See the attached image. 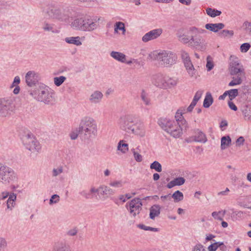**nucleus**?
Segmentation results:
<instances>
[{
	"instance_id": "33",
	"label": "nucleus",
	"mask_w": 251,
	"mask_h": 251,
	"mask_svg": "<svg viewBox=\"0 0 251 251\" xmlns=\"http://www.w3.org/2000/svg\"><path fill=\"white\" fill-rule=\"evenodd\" d=\"M231 143V138L229 136L222 137L221 141V150H224L226 149L230 145Z\"/></svg>"
},
{
	"instance_id": "14",
	"label": "nucleus",
	"mask_w": 251,
	"mask_h": 251,
	"mask_svg": "<svg viewBox=\"0 0 251 251\" xmlns=\"http://www.w3.org/2000/svg\"><path fill=\"white\" fill-rule=\"evenodd\" d=\"M98 190L97 195L96 196L97 200L106 199L109 197L115 194V191L111 188L102 185L97 188Z\"/></svg>"
},
{
	"instance_id": "34",
	"label": "nucleus",
	"mask_w": 251,
	"mask_h": 251,
	"mask_svg": "<svg viewBox=\"0 0 251 251\" xmlns=\"http://www.w3.org/2000/svg\"><path fill=\"white\" fill-rule=\"evenodd\" d=\"M119 30L122 31V34L125 35L126 29L124 23L122 22H117L114 25V33H119Z\"/></svg>"
},
{
	"instance_id": "40",
	"label": "nucleus",
	"mask_w": 251,
	"mask_h": 251,
	"mask_svg": "<svg viewBox=\"0 0 251 251\" xmlns=\"http://www.w3.org/2000/svg\"><path fill=\"white\" fill-rule=\"evenodd\" d=\"M233 34L234 32L233 30L226 29L223 30L218 33L219 36L223 38L231 37L233 35Z\"/></svg>"
},
{
	"instance_id": "22",
	"label": "nucleus",
	"mask_w": 251,
	"mask_h": 251,
	"mask_svg": "<svg viewBox=\"0 0 251 251\" xmlns=\"http://www.w3.org/2000/svg\"><path fill=\"white\" fill-rule=\"evenodd\" d=\"M129 133L134 134L141 137H144L146 135V130L143 123L137 120Z\"/></svg>"
},
{
	"instance_id": "61",
	"label": "nucleus",
	"mask_w": 251,
	"mask_h": 251,
	"mask_svg": "<svg viewBox=\"0 0 251 251\" xmlns=\"http://www.w3.org/2000/svg\"><path fill=\"white\" fill-rule=\"evenodd\" d=\"M160 200L161 201L164 203L168 201H171V194L161 196Z\"/></svg>"
},
{
	"instance_id": "60",
	"label": "nucleus",
	"mask_w": 251,
	"mask_h": 251,
	"mask_svg": "<svg viewBox=\"0 0 251 251\" xmlns=\"http://www.w3.org/2000/svg\"><path fill=\"white\" fill-rule=\"evenodd\" d=\"M218 248V242H215L209 246L207 249L209 251H216Z\"/></svg>"
},
{
	"instance_id": "35",
	"label": "nucleus",
	"mask_w": 251,
	"mask_h": 251,
	"mask_svg": "<svg viewBox=\"0 0 251 251\" xmlns=\"http://www.w3.org/2000/svg\"><path fill=\"white\" fill-rule=\"evenodd\" d=\"M194 140L198 142L205 143L207 141V139L205 135L202 132L198 130L194 136Z\"/></svg>"
},
{
	"instance_id": "26",
	"label": "nucleus",
	"mask_w": 251,
	"mask_h": 251,
	"mask_svg": "<svg viewBox=\"0 0 251 251\" xmlns=\"http://www.w3.org/2000/svg\"><path fill=\"white\" fill-rule=\"evenodd\" d=\"M225 27V25L221 23L216 24H207L205 25L206 29L214 32H217Z\"/></svg>"
},
{
	"instance_id": "53",
	"label": "nucleus",
	"mask_w": 251,
	"mask_h": 251,
	"mask_svg": "<svg viewBox=\"0 0 251 251\" xmlns=\"http://www.w3.org/2000/svg\"><path fill=\"white\" fill-rule=\"evenodd\" d=\"M60 197L57 194L53 195L50 200V204L52 205L53 204L57 203L59 201Z\"/></svg>"
},
{
	"instance_id": "32",
	"label": "nucleus",
	"mask_w": 251,
	"mask_h": 251,
	"mask_svg": "<svg viewBox=\"0 0 251 251\" xmlns=\"http://www.w3.org/2000/svg\"><path fill=\"white\" fill-rule=\"evenodd\" d=\"M20 78L19 76H16L14 77L13 83L10 86L11 88L15 87L13 91L14 94H18L20 92V88L18 84L20 83Z\"/></svg>"
},
{
	"instance_id": "42",
	"label": "nucleus",
	"mask_w": 251,
	"mask_h": 251,
	"mask_svg": "<svg viewBox=\"0 0 251 251\" xmlns=\"http://www.w3.org/2000/svg\"><path fill=\"white\" fill-rule=\"evenodd\" d=\"M250 197H241L240 198L241 205L244 207L250 208Z\"/></svg>"
},
{
	"instance_id": "28",
	"label": "nucleus",
	"mask_w": 251,
	"mask_h": 251,
	"mask_svg": "<svg viewBox=\"0 0 251 251\" xmlns=\"http://www.w3.org/2000/svg\"><path fill=\"white\" fill-rule=\"evenodd\" d=\"M160 213V206L158 204L152 205L150 209V218L154 220Z\"/></svg>"
},
{
	"instance_id": "13",
	"label": "nucleus",
	"mask_w": 251,
	"mask_h": 251,
	"mask_svg": "<svg viewBox=\"0 0 251 251\" xmlns=\"http://www.w3.org/2000/svg\"><path fill=\"white\" fill-rule=\"evenodd\" d=\"M137 120L131 115H127L120 119V124L122 129L127 133H130Z\"/></svg>"
},
{
	"instance_id": "17",
	"label": "nucleus",
	"mask_w": 251,
	"mask_h": 251,
	"mask_svg": "<svg viewBox=\"0 0 251 251\" xmlns=\"http://www.w3.org/2000/svg\"><path fill=\"white\" fill-rule=\"evenodd\" d=\"M203 33H197L194 34L191 38L190 44L197 49H204L206 47V42L204 38L200 35Z\"/></svg>"
},
{
	"instance_id": "54",
	"label": "nucleus",
	"mask_w": 251,
	"mask_h": 251,
	"mask_svg": "<svg viewBox=\"0 0 251 251\" xmlns=\"http://www.w3.org/2000/svg\"><path fill=\"white\" fill-rule=\"evenodd\" d=\"M138 226L141 229H143L144 230H150L154 232L158 231V228L146 226L144 225H139Z\"/></svg>"
},
{
	"instance_id": "49",
	"label": "nucleus",
	"mask_w": 251,
	"mask_h": 251,
	"mask_svg": "<svg viewBox=\"0 0 251 251\" xmlns=\"http://www.w3.org/2000/svg\"><path fill=\"white\" fill-rule=\"evenodd\" d=\"M7 247V242L3 237H0V251H4Z\"/></svg>"
},
{
	"instance_id": "27",
	"label": "nucleus",
	"mask_w": 251,
	"mask_h": 251,
	"mask_svg": "<svg viewBox=\"0 0 251 251\" xmlns=\"http://www.w3.org/2000/svg\"><path fill=\"white\" fill-rule=\"evenodd\" d=\"M182 114L183 113L180 111V110H178L176 113L175 119L176 121L175 122H176L178 124L186 128L188 127V124L186 121L182 117Z\"/></svg>"
},
{
	"instance_id": "39",
	"label": "nucleus",
	"mask_w": 251,
	"mask_h": 251,
	"mask_svg": "<svg viewBox=\"0 0 251 251\" xmlns=\"http://www.w3.org/2000/svg\"><path fill=\"white\" fill-rule=\"evenodd\" d=\"M206 12L208 16L211 17H215L216 16H220L222 13L221 11L211 8H207L206 9Z\"/></svg>"
},
{
	"instance_id": "64",
	"label": "nucleus",
	"mask_w": 251,
	"mask_h": 251,
	"mask_svg": "<svg viewBox=\"0 0 251 251\" xmlns=\"http://www.w3.org/2000/svg\"><path fill=\"white\" fill-rule=\"evenodd\" d=\"M77 233V229L76 228L71 229L67 232V234L69 236H75Z\"/></svg>"
},
{
	"instance_id": "48",
	"label": "nucleus",
	"mask_w": 251,
	"mask_h": 251,
	"mask_svg": "<svg viewBox=\"0 0 251 251\" xmlns=\"http://www.w3.org/2000/svg\"><path fill=\"white\" fill-rule=\"evenodd\" d=\"M206 67L207 71H211L214 67V64L212 60V58L210 56H208L206 58Z\"/></svg>"
},
{
	"instance_id": "12",
	"label": "nucleus",
	"mask_w": 251,
	"mask_h": 251,
	"mask_svg": "<svg viewBox=\"0 0 251 251\" xmlns=\"http://www.w3.org/2000/svg\"><path fill=\"white\" fill-rule=\"evenodd\" d=\"M8 198L6 202V210L12 211L16 205V194L4 191L0 193V201L5 200Z\"/></svg>"
},
{
	"instance_id": "52",
	"label": "nucleus",
	"mask_w": 251,
	"mask_h": 251,
	"mask_svg": "<svg viewBox=\"0 0 251 251\" xmlns=\"http://www.w3.org/2000/svg\"><path fill=\"white\" fill-rule=\"evenodd\" d=\"M131 151L133 154V156L134 157L135 160L138 162H140L143 160V157L142 156L139 154V153L135 151V149H132Z\"/></svg>"
},
{
	"instance_id": "3",
	"label": "nucleus",
	"mask_w": 251,
	"mask_h": 251,
	"mask_svg": "<svg viewBox=\"0 0 251 251\" xmlns=\"http://www.w3.org/2000/svg\"><path fill=\"white\" fill-rule=\"evenodd\" d=\"M228 70L231 75H236L233 77L232 81L229 83L228 85L233 86L240 84L243 78L245 77V69L236 56L234 55L230 56Z\"/></svg>"
},
{
	"instance_id": "16",
	"label": "nucleus",
	"mask_w": 251,
	"mask_h": 251,
	"mask_svg": "<svg viewBox=\"0 0 251 251\" xmlns=\"http://www.w3.org/2000/svg\"><path fill=\"white\" fill-rule=\"evenodd\" d=\"M37 101L45 104H53L59 100L57 95H33Z\"/></svg>"
},
{
	"instance_id": "4",
	"label": "nucleus",
	"mask_w": 251,
	"mask_h": 251,
	"mask_svg": "<svg viewBox=\"0 0 251 251\" xmlns=\"http://www.w3.org/2000/svg\"><path fill=\"white\" fill-rule=\"evenodd\" d=\"M79 130L83 134L84 139L89 140L97 135L98 128L95 120L90 117H84L80 121Z\"/></svg>"
},
{
	"instance_id": "58",
	"label": "nucleus",
	"mask_w": 251,
	"mask_h": 251,
	"mask_svg": "<svg viewBox=\"0 0 251 251\" xmlns=\"http://www.w3.org/2000/svg\"><path fill=\"white\" fill-rule=\"evenodd\" d=\"M109 185L111 187L120 188L123 186L122 182L121 181H113L109 183Z\"/></svg>"
},
{
	"instance_id": "57",
	"label": "nucleus",
	"mask_w": 251,
	"mask_h": 251,
	"mask_svg": "<svg viewBox=\"0 0 251 251\" xmlns=\"http://www.w3.org/2000/svg\"><path fill=\"white\" fill-rule=\"evenodd\" d=\"M251 48V45L249 43H244L240 46V50L242 52H246Z\"/></svg>"
},
{
	"instance_id": "41",
	"label": "nucleus",
	"mask_w": 251,
	"mask_h": 251,
	"mask_svg": "<svg viewBox=\"0 0 251 251\" xmlns=\"http://www.w3.org/2000/svg\"><path fill=\"white\" fill-rule=\"evenodd\" d=\"M213 99L212 95H206L203 101V107L205 108H208L212 104Z\"/></svg>"
},
{
	"instance_id": "2",
	"label": "nucleus",
	"mask_w": 251,
	"mask_h": 251,
	"mask_svg": "<svg viewBox=\"0 0 251 251\" xmlns=\"http://www.w3.org/2000/svg\"><path fill=\"white\" fill-rule=\"evenodd\" d=\"M44 12L51 20L67 24L70 22L71 13L65 8L56 4H50Z\"/></svg>"
},
{
	"instance_id": "50",
	"label": "nucleus",
	"mask_w": 251,
	"mask_h": 251,
	"mask_svg": "<svg viewBox=\"0 0 251 251\" xmlns=\"http://www.w3.org/2000/svg\"><path fill=\"white\" fill-rule=\"evenodd\" d=\"M63 172V167L59 166L56 168H53L52 171V176L53 177L57 176L62 174Z\"/></svg>"
},
{
	"instance_id": "21",
	"label": "nucleus",
	"mask_w": 251,
	"mask_h": 251,
	"mask_svg": "<svg viewBox=\"0 0 251 251\" xmlns=\"http://www.w3.org/2000/svg\"><path fill=\"white\" fill-rule=\"evenodd\" d=\"M110 56L115 60L123 63H126L128 65L132 64L136 61V60L133 59L130 60H126V56L123 53L112 51L110 52Z\"/></svg>"
},
{
	"instance_id": "51",
	"label": "nucleus",
	"mask_w": 251,
	"mask_h": 251,
	"mask_svg": "<svg viewBox=\"0 0 251 251\" xmlns=\"http://www.w3.org/2000/svg\"><path fill=\"white\" fill-rule=\"evenodd\" d=\"M237 95H228L229 98L230 99V101H228V104L229 107V108L234 110L236 111L237 110V106L234 104V103L232 102L231 100H232L233 99H234Z\"/></svg>"
},
{
	"instance_id": "63",
	"label": "nucleus",
	"mask_w": 251,
	"mask_h": 251,
	"mask_svg": "<svg viewBox=\"0 0 251 251\" xmlns=\"http://www.w3.org/2000/svg\"><path fill=\"white\" fill-rule=\"evenodd\" d=\"M238 91L237 89H230L226 91L223 94H238Z\"/></svg>"
},
{
	"instance_id": "45",
	"label": "nucleus",
	"mask_w": 251,
	"mask_h": 251,
	"mask_svg": "<svg viewBox=\"0 0 251 251\" xmlns=\"http://www.w3.org/2000/svg\"><path fill=\"white\" fill-rule=\"evenodd\" d=\"M245 213L241 211L233 212L231 214V218L234 221L238 220L244 217Z\"/></svg>"
},
{
	"instance_id": "25",
	"label": "nucleus",
	"mask_w": 251,
	"mask_h": 251,
	"mask_svg": "<svg viewBox=\"0 0 251 251\" xmlns=\"http://www.w3.org/2000/svg\"><path fill=\"white\" fill-rule=\"evenodd\" d=\"M84 17L75 19L71 24V26L74 29L82 31Z\"/></svg>"
},
{
	"instance_id": "15",
	"label": "nucleus",
	"mask_w": 251,
	"mask_h": 251,
	"mask_svg": "<svg viewBox=\"0 0 251 251\" xmlns=\"http://www.w3.org/2000/svg\"><path fill=\"white\" fill-rule=\"evenodd\" d=\"M128 205L129 207L128 208V209L129 210L130 214L134 217L138 215L142 208V203L141 200L139 198H134L132 200L129 202Z\"/></svg>"
},
{
	"instance_id": "31",
	"label": "nucleus",
	"mask_w": 251,
	"mask_h": 251,
	"mask_svg": "<svg viewBox=\"0 0 251 251\" xmlns=\"http://www.w3.org/2000/svg\"><path fill=\"white\" fill-rule=\"evenodd\" d=\"M38 91L41 94H52L54 93L52 89L43 83L39 84Z\"/></svg>"
},
{
	"instance_id": "5",
	"label": "nucleus",
	"mask_w": 251,
	"mask_h": 251,
	"mask_svg": "<svg viewBox=\"0 0 251 251\" xmlns=\"http://www.w3.org/2000/svg\"><path fill=\"white\" fill-rule=\"evenodd\" d=\"M152 83L159 88L167 89L176 85L177 81L176 78L171 77L166 74L160 72L153 75Z\"/></svg>"
},
{
	"instance_id": "9",
	"label": "nucleus",
	"mask_w": 251,
	"mask_h": 251,
	"mask_svg": "<svg viewBox=\"0 0 251 251\" xmlns=\"http://www.w3.org/2000/svg\"><path fill=\"white\" fill-rule=\"evenodd\" d=\"M205 32L204 29L192 26L179 30L177 33V36L180 42L183 44H187L190 43L194 34L197 33H205Z\"/></svg>"
},
{
	"instance_id": "46",
	"label": "nucleus",
	"mask_w": 251,
	"mask_h": 251,
	"mask_svg": "<svg viewBox=\"0 0 251 251\" xmlns=\"http://www.w3.org/2000/svg\"><path fill=\"white\" fill-rule=\"evenodd\" d=\"M150 168L155 170L158 172H161L162 171V166L161 164L157 161H154L151 164Z\"/></svg>"
},
{
	"instance_id": "8",
	"label": "nucleus",
	"mask_w": 251,
	"mask_h": 251,
	"mask_svg": "<svg viewBox=\"0 0 251 251\" xmlns=\"http://www.w3.org/2000/svg\"><path fill=\"white\" fill-rule=\"evenodd\" d=\"M16 99L11 96L0 97V116L11 115L15 109Z\"/></svg>"
},
{
	"instance_id": "59",
	"label": "nucleus",
	"mask_w": 251,
	"mask_h": 251,
	"mask_svg": "<svg viewBox=\"0 0 251 251\" xmlns=\"http://www.w3.org/2000/svg\"><path fill=\"white\" fill-rule=\"evenodd\" d=\"M243 113L244 116V118L246 120H249L250 119L251 115L250 110H248L247 108H246L243 110Z\"/></svg>"
},
{
	"instance_id": "36",
	"label": "nucleus",
	"mask_w": 251,
	"mask_h": 251,
	"mask_svg": "<svg viewBox=\"0 0 251 251\" xmlns=\"http://www.w3.org/2000/svg\"><path fill=\"white\" fill-rule=\"evenodd\" d=\"M226 212V210L214 211L212 213L211 215L214 219L222 221Z\"/></svg>"
},
{
	"instance_id": "24",
	"label": "nucleus",
	"mask_w": 251,
	"mask_h": 251,
	"mask_svg": "<svg viewBox=\"0 0 251 251\" xmlns=\"http://www.w3.org/2000/svg\"><path fill=\"white\" fill-rule=\"evenodd\" d=\"M98 190L96 188L92 186L90 188L89 190H84L80 192L81 196L85 199H92L96 197V194H97Z\"/></svg>"
},
{
	"instance_id": "30",
	"label": "nucleus",
	"mask_w": 251,
	"mask_h": 251,
	"mask_svg": "<svg viewBox=\"0 0 251 251\" xmlns=\"http://www.w3.org/2000/svg\"><path fill=\"white\" fill-rule=\"evenodd\" d=\"M54 251H71L70 247L63 242L56 243L53 248Z\"/></svg>"
},
{
	"instance_id": "29",
	"label": "nucleus",
	"mask_w": 251,
	"mask_h": 251,
	"mask_svg": "<svg viewBox=\"0 0 251 251\" xmlns=\"http://www.w3.org/2000/svg\"><path fill=\"white\" fill-rule=\"evenodd\" d=\"M64 40L68 44L75 45L76 46L82 45L79 36L66 37Z\"/></svg>"
},
{
	"instance_id": "6",
	"label": "nucleus",
	"mask_w": 251,
	"mask_h": 251,
	"mask_svg": "<svg viewBox=\"0 0 251 251\" xmlns=\"http://www.w3.org/2000/svg\"><path fill=\"white\" fill-rule=\"evenodd\" d=\"M18 177L15 171L5 164L0 162V183L8 185L18 181Z\"/></svg>"
},
{
	"instance_id": "43",
	"label": "nucleus",
	"mask_w": 251,
	"mask_h": 251,
	"mask_svg": "<svg viewBox=\"0 0 251 251\" xmlns=\"http://www.w3.org/2000/svg\"><path fill=\"white\" fill-rule=\"evenodd\" d=\"M201 97L200 95H195V97L191 102L190 105L188 107L187 109V112H191L195 106L196 105L198 101L200 100Z\"/></svg>"
},
{
	"instance_id": "1",
	"label": "nucleus",
	"mask_w": 251,
	"mask_h": 251,
	"mask_svg": "<svg viewBox=\"0 0 251 251\" xmlns=\"http://www.w3.org/2000/svg\"><path fill=\"white\" fill-rule=\"evenodd\" d=\"M148 58L156 61L158 66L170 68L177 61V56L174 51L169 50H156L149 53Z\"/></svg>"
},
{
	"instance_id": "44",
	"label": "nucleus",
	"mask_w": 251,
	"mask_h": 251,
	"mask_svg": "<svg viewBox=\"0 0 251 251\" xmlns=\"http://www.w3.org/2000/svg\"><path fill=\"white\" fill-rule=\"evenodd\" d=\"M102 95H90L88 99L92 103H97L99 102L101 99Z\"/></svg>"
},
{
	"instance_id": "10",
	"label": "nucleus",
	"mask_w": 251,
	"mask_h": 251,
	"mask_svg": "<svg viewBox=\"0 0 251 251\" xmlns=\"http://www.w3.org/2000/svg\"><path fill=\"white\" fill-rule=\"evenodd\" d=\"M23 143L25 148L32 152H38L41 149L39 142L31 134H28L24 136Z\"/></svg>"
},
{
	"instance_id": "7",
	"label": "nucleus",
	"mask_w": 251,
	"mask_h": 251,
	"mask_svg": "<svg viewBox=\"0 0 251 251\" xmlns=\"http://www.w3.org/2000/svg\"><path fill=\"white\" fill-rule=\"evenodd\" d=\"M161 127L171 136L175 138H179L182 134V128L181 125L175 121L163 119L159 121Z\"/></svg>"
},
{
	"instance_id": "18",
	"label": "nucleus",
	"mask_w": 251,
	"mask_h": 251,
	"mask_svg": "<svg viewBox=\"0 0 251 251\" xmlns=\"http://www.w3.org/2000/svg\"><path fill=\"white\" fill-rule=\"evenodd\" d=\"M163 33L161 28L152 29L146 33L142 38V41L144 43L154 40L159 38Z\"/></svg>"
},
{
	"instance_id": "56",
	"label": "nucleus",
	"mask_w": 251,
	"mask_h": 251,
	"mask_svg": "<svg viewBox=\"0 0 251 251\" xmlns=\"http://www.w3.org/2000/svg\"><path fill=\"white\" fill-rule=\"evenodd\" d=\"M175 182L176 183V186H180L183 185L185 182V179L183 177H178L174 179Z\"/></svg>"
},
{
	"instance_id": "11",
	"label": "nucleus",
	"mask_w": 251,
	"mask_h": 251,
	"mask_svg": "<svg viewBox=\"0 0 251 251\" xmlns=\"http://www.w3.org/2000/svg\"><path fill=\"white\" fill-rule=\"evenodd\" d=\"M180 55L189 75L191 77L196 78L198 73L190 60L188 53L184 50H182L180 51Z\"/></svg>"
},
{
	"instance_id": "55",
	"label": "nucleus",
	"mask_w": 251,
	"mask_h": 251,
	"mask_svg": "<svg viewBox=\"0 0 251 251\" xmlns=\"http://www.w3.org/2000/svg\"><path fill=\"white\" fill-rule=\"evenodd\" d=\"M192 251H206L205 247L201 244H197L193 248Z\"/></svg>"
},
{
	"instance_id": "37",
	"label": "nucleus",
	"mask_w": 251,
	"mask_h": 251,
	"mask_svg": "<svg viewBox=\"0 0 251 251\" xmlns=\"http://www.w3.org/2000/svg\"><path fill=\"white\" fill-rule=\"evenodd\" d=\"M171 199H174L175 202H178L183 200L184 198L183 193L179 190L175 191L171 196Z\"/></svg>"
},
{
	"instance_id": "62",
	"label": "nucleus",
	"mask_w": 251,
	"mask_h": 251,
	"mask_svg": "<svg viewBox=\"0 0 251 251\" xmlns=\"http://www.w3.org/2000/svg\"><path fill=\"white\" fill-rule=\"evenodd\" d=\"M149 95H141V100L144 102L146 105H149L150 103V99Z\"/></svg>"
},
{
	"instance_id": "20",
	"label": "nucleus",
	"mask_w": 251,
	"mask_h": 251,
	"mask_svg": "<svg viewBox=\"0 0 251 251\" xmlns=\"http://www.w3.org/2000/svg\"><path fill=\"white\" fill-rule=\"evenodd\" d=\"M25 83L29 87L35 86L39 80V75L33 71H28L25 76Z\"/></svg>"
},
{
	"instance_id": "23",
	"label": "nucleus",
	"mask_w": 251,
	"mask_h": 251,
	"mask_svg": "<svg viewBox=\"0 0 251 251\" xmlns=\"http://www.w3.org/2000/svg\"><path fill=\"white\" fill-rule=\"evenodd\" d=\"M42 29L44 31L52 34H58L60 31L55 24L48 21L44 22L42 24Z\"/></svg>"
},
{
	"instance_id": "19",
	"label": "nucleus",
	"mask_w": 251,
	"mask_h": 251,
	"mask_svg": "<svg viewBox=\"0 0 251 251\" xmlns=\"http://www.w3.org/2000/svg\"><path fill=\"white\" fill-rule=\"evenodd\" d=\"M99 26L96 20L89 17H84L82 31L91 32L96 30Z\"/></svg>"
},
{
	"instance_id": "47",
	"label": "nucleus",
	"mask_w": 251,
	"mask_h": 251,
	"mask_svg": "<svg viewBox=\"0 0 251 251\" xmlns=\"http://www.w3.org/2000/svg\"><path fill=\"white\" fill-rule=\"evenodd\" d=\"M66 79V77L64 76H60L53 78V82L54 84L57 86H60Z\"/></svg>"
},
{
	"instance_id": "38",
	"label": "nucleus",
	"mask_w": 251,
	"mask_h": 251,
	"mask_svg": "<svg viewBox=\"0 0 251 251\" xmlns=\"http://www.w3.org/2000/svg\"><path fill=\"white\" fill-rule=\"evenodd\" d=\"M117 149L122 152L125 153L128 151V145L125 143L124 140H120L118 143Z\"/></svg>"
}]
</instances>
